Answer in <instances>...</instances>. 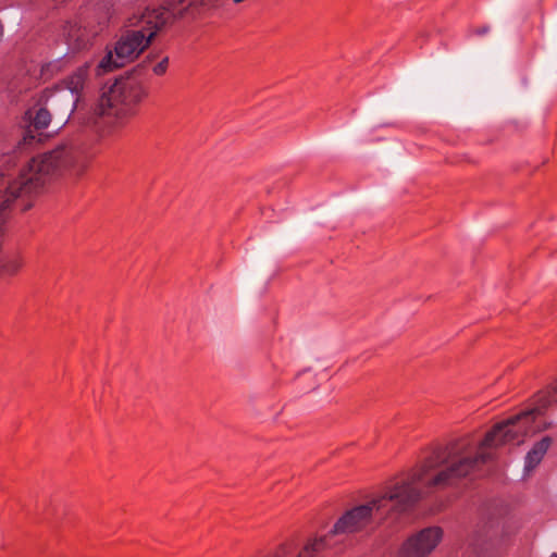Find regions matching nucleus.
I'll list each match as a JSON object with an SVG mask.
<instances>
[{
  "label": "nucleus",
  "mask_w": 557,
  "mask_h": 557,
  "mask_svg": "<svg viewBox=\"0 0 557 557\" xmlns=\"http://www.w3.org/2000/svg\"><path fill=\"white\" fill-rule=\"evenodd\" d=\"M495 534V532H493L491 529L484 531V534H481V530H478L475 531L474 533V540H473V544H476L479 542H484L486 540H490L492 539V536Z\"/></svg>",
  "instance_id": "nucleus-14"
},
{
  "label": "nucleus",
  "mask_w": 557,
  "mask_h": 557,
  "mask_svg": "<svg viewBox=\"0 0 557 557\" xmlns=\"http://www.w3.org/2000/svg\"><path fill=\"white\" fill-rule=\"evenodd\" d=\"M442 535L438 527L425 528L403 543L397 557H428L438 545Z\"/></svg>",
  "instance_id": "nucleus-5"
},
{
  "label": "nucleus",
  "mask_w": 557,
  "mask_h": 557,
  "mask_svg": "<svg viewBox=\"0 0 557 557\" xmlns=\"http://www.w3.org/2000/svg\"><path fill=\"white\" fill-rule=\"evenodd\" d=\"M292 545L290 544H282L273 554L272 557H287L290 554Z\"/></svg>",
  "instance_id": "nucleus-15"
},
{
  "label": "nucleus",
  "mask_w": 557,
  "mask_h": 557,
  "mask_svg": "<svg viewBox=\"0 0 557 557\" xmlns=\"http://www.w3.org/2000/svg\"><path fill=\"white\" fill-rule=\"evenodd\" d=\"M113 115L115 117V107L108 91L101 95L89 110L82 117L83 124L96 132L102 131L103 119Z\"/></svg>",
  "instance_id": "nucleus-7"
},
{
  "label": "nucleus",
  "mask_w": 557,
  "mask_h": 557,
  "mask_svg": "<svg viewBox=\"0 0 557 557\" xmlns=\"http://www.w3.org/2000/svg\"><path fill=\"white\" fill-rule=\"evenodd\" d=\"M29 207H30V203H27V205H25V206L22 208V210L24 211V210L28 209Z\"/></svg>",
  "instance_id": "nucleus-17"
},
{
  "label": "nucleus",
  "mask_w": 557,
  "mask_h": 557,
  "mask_svg": "<svg viewBox=\"0 0 557 557\" xmlns=\"http://www.w3.org/2000/svg\"><path fill=\"white\" fill-rule=\"evenodd\" d=\"M87 146L81 138L69 139L53 150L33 158L16 178L0 180V224L17 199L39 193L48 180L65 169L77 173L87 165Z\"/></svg>",
  "instance_id": "nucleus-2"
},
{
  "label": "nucleus",
  "mask_w": 557,
  "mask_h": 557,
  "mask_svg": "<svg viewBox=\"0 0 557 557\" xmlns=\"http://www.w3.org/2000/svg\"><path fill=\"white\" fill-rule=\"evenodd\" d=\"M168 64H169V58L164 57L159 63H157L152 67L153 73L156 75H163L166 72Z\"/></svg>",
  "instance_id": "nucleus-13"
},
{
  "label": "nucleus",
  "mask_w": 557,
  "mask_h": 557,
  "mask_svg": "<svg viewBox=\"0 0 557 557\" xmlns=\"http://www.w3.org/2000/svg\"><path fill=\"white\" fill-rule=\"evenodd\" d=\"M487 32H488V27L478 28V29L475 30V33H476L478 35H484V34H486Z\"/></svg>",
  "instance_id": "nucleus-16"
},
{
  "label": "nucleus",
  "mask_w": 557,
  "mask_h": 557,
  "mask_svg": "<svg viewBox=\"0 0 557 557\" xmlns=\"http://www.w3.org/2000/svg\"><path fill=\"white\" fill-rule=\"evenodd\" d=\"M552 442V437L544 436L541 441L533 445L524 458V472H532L541 463L548 448L550 447Z\"/></svg>",
  "instance_id": "nucleus-9"
},
{
  "label": "nucleus",
  "mask_w": 557,
  "mask_h": 557,
  "mask_svg": "<svg viewBox=\"0 0 557 557\" xmlns=\"http://www.w3.org/2000/svg\"><path fill=\"white\" fill-rule=\"evenodd\" d=\"M57 3H62L64 2L65 0H54Z\"/></svg>",
  "instance_id": "nucleus-18"
},
{
  "label": "nucleus",
  "mask_w": 557,
  "mask_h": 557,
  "mask_svg": "<svg viewBox=\"0 0 557 557\" xmlns=\"http://www.w3.org/2000/svg\"><path fill=\"white\" fill-rule=\"evenodd\" d=\"M549 557H557V553L552 554Z\"/></svg>",
  "instance_id": "nucleus-19"
},
{
  "label": "nucleus",
  "mask_w": 557,
  "mask_h": 557,
  "mask_svg": "<svg viewBox=\"0 0 557 557\" xmlns=\"http://www.w3.org/2000/svg\"><path fill=\"white\" fill-rule=\"evenodd\" d=\"M29 125L23 131L22 139L18 141V149H27L33 144L41 140V131L46 129L51 121L52 113L40 98L37 104L26 112Z\"/></svg>",
  "instance_id": "nucleus-6"
},
{
  "label": "nucleus",
  "mask_w": 557,
  "mask_h": 557,
  "mask_svg": "<svg viewBox=\"0 0 557 557\" xmlns=\"http://www.w3.org/2000/svg\"><path fill=\"white\" fill-rule=\"evenodd\" d=\"M89 63L77 67L70 76L64 79V88H60L49 94L47 103L55 109L58 104L63 106V116L71 115L77 108L81 94L89 74Z\"/></svg>",
  "instance_id": "nucleus-4"
},
{
  "label": "nucleus",
  "mask_w": 557,
  "mask_h": 557,
  "mask_svg": "<svg viewBox=\"0 0 557 557\" xmlns=\"http://www.w3.org/2000/svg\"><path fill=\"white\" fill-rule=\"evenodd\" d=\"M330 533L309 539L299 550L297 557H322L323 553L332 547Z\"/></svg>",
  "instance_id": "nucleus-10"
},
{
  "label": "nucleus",
  "mask_w": 557,
  "mask_h": 557,
  "mask_svg": "<svg viewBox=\"0 0 557 557\" xmlns=\"http://www.w3.org/2000/svg\"><path fill=\"white\" fill-rule=\"evenodd\" d=\"M108 94L115 107V119L122 124L136 115L138 106L148 96V88L137 75L132 74L115 79Z\"/></svg>",
  "instance_id": "nucleus-3"
},
{
  "label": "nucleus",
  "mask_w": 557,
  "mask_h": 557,
  "mask_svg": "<svg viewBox=\"0 0 557 557\" xmlns=\"http://www.w3.org/2000/svg\"><path fill=\"white\" fill-rule=\"evenodd\" d=\"M53 91H54V90H46V91H44V92H42V95H41V97H40V98L42 99V101L45 102V104L48 107V109H49L50 111H52V112H53L54 116L59 117L61 123H65V122L69 120V117H70L71 115L63 116V106H62V104H58L55 109H52V108L47 103V99H48V97H49V94H50V92H53Z\"/></svg>",
  "instance_id": "nucleus-12"
},
{
  "label": "nucleus",
  "mask_w": 557,
  "mask_h": 557,
  "mask_svg": "<svg viewBox=\"0 0 557 557\" xmlns=\"http://www.w3.org/2000/svg\"><path fill=\"white\" fill-rule=\"evenodd\" d=\"M557 383L533 397L525 410L496 423L483 438L466 434L445 445L435 446L422 465L406 480L387 486L384 493L343 513L329 532L331 536L350 535L366 530L374 516L400 515L409 511L422 498L424 490H441L456 484L491 459L490 449L506 444H521L524 438L550 428L541 420L544 411L555 401Z\"/></svg>",
  "instance_id": "nucleus-1"
},
{
  "label": "nucleus",
  "mask_w": 557,
  "mask_h": 557,
  "mask_svg": "<svg viewBox=\"0 0 557 557\" xmlns=\"http://www.w3.org/2000/svg\"><path fill=\"white\" fill-rule=\"evenodd\" d=\"M63 35L69 47L77 51L90 45L91 38L94 37V34L77 23H67L64 26Z\"/></svg>",
  "instance_id": "nucleus-8"
},
{
  "label": "nucleus",
  "mask_w": 557,
  "mask_h": 557,
  "mask_svg": "<svg viewBox=\"0 0 557 557\" xmlns=\"http://www.w3.org/2000/svg\"><path fill=\"white\" fill-rule=\"evenodd\" d=\"M25 264L24 256L20 251L7 255L1 260L0 275L15 276L20 273Z\"/></svg>",
  "instance_id": "nucleus-11"
}]
</instances>
